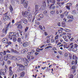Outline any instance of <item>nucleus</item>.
<instances>
[{
  "label": "nucleus",
  "mask_w": 78,
  "mask_h": 78,
  "mask_svg": "<svg viewBox=\"0 0 78 78\" xmlns=\"http://www.w3.org/2000/svg\"><path fill=\"white\" fill-rule=\"evenodd\" d=\"M76 50H77V48H73V51H74V52H76Z\"/></svg>",
  "instance_id": "nucleus-33"
},
{
  "label": "nucleus",
  "mask_w": 78,
  "mask_h": 78,
  "mask_svg": "<svg viewBox=\"0 0 78 78\" xmlns=\"http://www.w3.org/2000/svg\"><path fill=\"white\" fill-rule=\"evenodd\" d=\"M67 17L68 19H72L73 18V16H72L71 17L68 16Z\"/></svg>",
  "instance_id": "nucleus-58"
},
{
  "label": "nucleus",
  "mask_w": 78,
  "mask_h": 78,
  "mask_svg": "<svg viewBox=\"0 0 78 78\" xmlns=\"http://www.w3.org/2000/svg\"><path fill=\"white\" fill-rule=\"evenodd\" d=\"M25 75V72H22L20 74V76L21 77H23V76H24V75Z\"/></svg>",
  "instance_id": "nucleus-22"
},
{
  "label": "nucleus",
  "mask_w": 78,
  "mask_h": 78,
  "mask_svg": "<svg viewBox=\"0 0 78 78\" xmlns=\"http://www.w3.org/2000/svg\"><path fill=\"white\" fill-rule=\"evenodd\" d=\"M51 13L52 14H54V13H55V11H51Z\"/></svg>",
  "instance_id": "nucleus-60"
},
{
  "label": "nucleus",
  "mask_w": 78,
  "mask_h": 78,
  "mask_svg": "<svg viewBox=\"0 0 78 78\" xmlns=\"http://www.w3.org/2000/svg\"><path fill=\"white\" fill-rule=\"evenodd\" d=\"M17 41L19 44H21L22 39L20 37L18 38L17 40Z\"/></svg>",
  "instance_id": "nucleus-14"
},
{
  "label": "nucleus",
  "mask_w": 78,
  "mask_h": 78,
  "mask_svg": "<svg viewBox=\"0 0 78 78\" xmlns=\"http://www.w3.org/2000/svg\"><path fill=\"white\" fill-rule=\"evenodd\" d=\"M17 34V33L16 32H10L9 33V35L8 37L9 39H12V37H16V35Z\"/></svg>",
  "instance_id": "nucleus-3"
},
{
  "label": "nucleus",
  "mask_w": 78,
  "mask_h": 78,
  "mask_svg": "<svg viewBox=\"0 0 78 78\" xmlns=\"http://www.w3.org/2000/svg\"><path fill=\"white\" fill-rule=\"evenodd\" d=\"M17 66H19V69L20 70H23L24 69V66L22 65L18 64H17Z\"/></svg>",
  "instance_id": "nucleus-6"
},
{
  "label": "nucleus",
  "mask_w": 78,
  "mask_h": 78,
  "mask_svg": "<svg viewBox=\"0 0 78 78\" xmlns=\"http://www.w3.org/2000/svg\"><path fill=\"white\" fill-rule=\"evenodd\" d=\"M22 62H27V59L26 58H21Z\"/></svg>",
  "instance_id": "nucleus-17"
},
{
  "label": "nucleus",
  "mask_w": 78,
  "mask_h": 78,
  "mask_svg": "<svg viewBox=\"0 0 78 78\" xmlns=\"http://www.w3.org/2000/svg\"><path fill=\"white\" fill-rule=\"evenodd\" d=\"M65 31L66 32H70V30L66 28L65 29Z\"/></svg>",
  "instance_id": "nucleus-29"
},
{
  "label": "nucleus",
  "mask_w": 78,
  "mask_h": 78,
  "mask_svg": "<svg viewBox=\"0 0 78 78\" xmlns=\"http://www.w3.org/2000/svg\"><path fill=\"white\" fill-rule=\"evenodd\" d=\"M2 42L4 43H6L8 42V38H3L2 39Z\"/></svg>",
  "instance_id": "nucleus-13"
},
{
  "label": "nucleus",
  "mask_w": 78,
  "mask_h": 78,
  "mask_svg": "<svg viewBox=\"0 0 78 78\" xmlns=\"http://www.w3.org/2000/svg\"><path fill=\"white\" fill-rule=\"evenodd\" d=\"M69 58L70 59H72V54H69Z\"/></svg>",
  "instance_id": "nucleus-38"
},
{
  "label": "nucleus",
  "mask_w": 78,
  "mask_h": 78,
  "mask_svg": "<svg viewBox=\"0 0 78 78\" xmlns=\"http://www.w3.org/2000/svg\"><path fill=\"white\" fill-rule=\"evenodd\" d=\"M40 6H39V5H36L35 6V11L36 12H35V14H37V13H38V11H41V9H39V8Z\"/></svg>",
  "instance_id": "nucleus-4"
},
{
  "label": "nucleus",
  "mask_w": 78,
  "mask_h": 78,
  "mask_svg": "<svg viewBox=\"0 0 78 78\" xmlns=\"http://www.w3.org/2000/svg\"><path fill=\"white\" fill-rule=\"evenodd\" d=\"M42 3L44 5H45V4H46V3L45 2V0H44L43 1Z\"/></svg>",
  "instance_id": "nucleus-45"
},
{
  "label": "nucleus",
  "mask_w": 78,
  "mask_h": 78,
  "mask_svg": "<svg viewBox=\"0 0 78 78\" xmlns=\"http://www.w3.org/2000/svg\"><path fill=\"white\" fill-rule=\"evenodd\" d=\"M58 39V35H57L55 37V40H56Z\"/></svg>",
  "instance_id": "nucleus-42"
},
{
  "label": "nucleus",
  "mask_w": 78,
  "mask_h": 78,
  "mask_svg": "<svg viewBox=\"0 0 78 78\" xmlns=\"http://www.w3.org/2000/svg\"><path fill=\"white\" fill-rule=\"evenodd\" d=\"M7 58H9V59H14L16 57L12 56L9 54H7L6 55Z\"/></svg>",
  "instance_id": "nucleus-9"
},
{
  "label": "nucleus",
  "mask_w": 78,
  "mask_h": 78,
  "mask_svg": "<svg viewBox=\"0 0 78 78\" xmlns=\"http://www.w3.org/2000/svg\"><path fill=\"white\" fill-rule=\"evenodd\" d=\"M39 17L41 18V19H42L44 17V15L42 14H40L39 15Z\"/></svg>",
  "instance_id": "nucleus-27"
},
{
  "label": "nucleus",
  "mask_w": 78,
  "mask_h": 78,
  "mask_svg": "<svg viewBox=\"0 0 78 78\" xmlns=\"http://www.w3.org/2000/svg\"><path fill=\"white\" fill-rule=\"evenodd\" d=\"M11 63V61L10 60H9L8 61V64H10V63Z\"/></svg>",
  "instance_id": "nucleus-64"
},
{
  "label": "nucleus",
  "mask_w": 78,
  "mask_h": 78,
  "mask_svg": "<svg viewBox=\"0 0 78 78\" xmlns=\"http://www.w3.org/2000/svg\"><path fill=\"white\" fill-rule=\"evenodd\" d=\"M23 22L25 24H27L28 23V21L26 19H24L23 20Z\"/></svg>",
  "instance_id": "nucleus-19"
},
{
  "label": "nucleus",
  "mask_w": 78,
  "mask_h": 78,
  "mask_svg": "<svg viewBox=\"0 0 78 78\" xmlns=\"http://www.w3.org/2000/svg\"><path fill=\"white\" fill-rule=\"evenodd\" d=\"M23 51L24 52H27V51H28V49H27V48H25L23 50Z\"/></svg>",
  "instance_id": "nucleus-31"
},
{
  "label": "nucleus",
  "mask_w": 78,
  "mask_h": 78,
  "mask_svg": "<svg viewBox=\"0 0 78 78\" xmlns=\"http://www.w3.org/2000/svg\"><path fill=\"white\" fill-rule=\"evenodd\" d=\"M28 29V27H26V28L25 29V32L27 31Z\"/></svg>",
  "instance_id": "nucleus-43"
},
{
  "label": "nucleus",
  "mask_w": 78,
  "mask_h": 78,
  "mask_svg": "<svg viewBox=\"0 0 78 78\" xmlns=\"http://www.w3.org/2000/svg\"><path fill=\"white\" fill-rule=\"evenodd\" d=\"M51 41L52 42V43H54V42H55V40H54V39H52Z\"/></svg>",
  "instance_id": "nucleus-56"
},
{
  "label": "nucleus",
  "mask_w": 78,
  "mask_h": 78,
  "mask_svg": "<svg viewBox=\"0 0 78 78\" xmlns=\"http://www.w3.org/2000/svg\"><path fill=\"white\" fill-rule=\"evenodd\" d=\"M64 56L65 58H67V57L68 56V53H65L64 54Z\"/></svg>",
  "instance_id": "nucleus-35"
},
{
  "label": "nucleus",
  "mask_w": 78,
  "mask_h": 78,
  "mask_svg": "<svg viewBox=\"0 0 78 78\" xmlns=\"http://www.w3.org/2000/svg\"><path fill=\"white\" fill-rule=\"evenodd\" d=\"M23 47H27V42L23 43Z\"/></svg>",
  "instance_id": "nucleus-24"
},
{
  "label": "nucleus",
  "mask_w": 78,
  "mask_h": 78,
  "mask_svg": "<svg viewBox=\"0 0 78 78\" xmlns=\"http://www.w3.org/2000/svg\"><path fill=\"white\" fill-rule=\"evenodd\" d=\"M24 65L25 66H28V63L27 62H24Z\"/></svg>",
  "instance_id": "nucleus-53"
},
{
  "label": "nucleus",
  "mask_w": 78,
  "mask_h": 78,
  "mask_svg": "<svg viewBox=\"0 0 78 78\" xmlns=\"http://www.w3.org/2000/svg\"><path fill=\"white\" fill-rule=\"evenodd\" d=\"M63 47L64 48H66L67 49L69 48V47H70V46L69 45H68L67 44H66L63 45Z\"/></svg>",
  "instance_id": "nucleus-12"
},
{
  "label": "nucleus",
  "mask_w": 78,
  "mask_h": 78,
  "mask_svg": "<svg viewBox=\"0 0 78 78\" xmlns=\"http://www.w3.org/2000/svg\"><path fill=\"white\" fill-rule=\"evenodd\" d=\"M28 37V34H26L25 35V38L26 39H27Z\"/></svg>",
  "instance_id": "nucleus-50"
},
{
  "label": "nucleus",
  "mask_w": 78,
  "mask_h": 78,
  "mask_svg": "<svg viewBox=\"0 0 78 78\" xmlns=\"http://www.w3.org/2000/svg\"><path fill=\"white\" fill-rule=\"evenodd\" d=\"M49 2L51 3H53V4L55 3V0H49Z\"/></svg>",
  "instance_id": "nucleus-23"
},
{
  "label": "nucleus",
  "mask_w": 78,
  "mask_h": 78,
  "mask_svg": "<svg viewBox=\"0 0 78 78\" xmlns=\"http://www.w3.org/2000/svg\"><path fill=\"white\" fill-rule=\"evenodd\" d=\"M43 13L44 15H47V11H44Z\"/></svg>",
  "instance_id": "nucleus-41"
},
{
  "label": "nucleus",
  "mask_w": 78,
  "mask_h": 78,
  "mask_svg": "<svg viewBox=\"0 0 78 78\" xmlns=\"http://www.w3.org/2000/svg\"><path fill=\"white\" fill-rule=\"evenodd\" d=\"M58 53L60 55H62V52L61 51H59Z\"/></svg>",
  "instance_id": "nucleus-61"
},
{
  "label": "nucleus",
  "mask_w": 78,
  "mask_h": 78,
  "mask_svg": "<svg viewBox=\"0 0 78 78\" xmlns=\"http://www.w3.org/2000/svg\"><path fill=\"white\" fill-rule=\"evenodd\" d=\"M12 37H13V42H16V41H17L16 38L15 37H12Z\"/></svg>",
  "instance_id": "nucleus-34"
},
{
  "label": "nucleus",
  "mask_w": 78,
  "mask_h": 78,
  "mask_svg": "<svg viewBox=\"0 0 78 78\" xmlns=\"http://www.w3.org/2000/svg\"><path fill=\"white\" fill-rule=\"evenodd\" d=\"M30 59H34V57L33 56H30Z\"/></svg>",
  "instance_id": "nucleus-63"
},
{
  "label": "nucleus",
  "mask_w": 78,
  "mask_h": 78,
  "mask_svg": "<svg viewBox=\"0 0 78 78\" xmlns=\"http://www.w3.org/2000/svg\"><path fill=\"white\" fill-rule=\"evenodd\" d=\"M8 57H7V56H4V60H5V61H7V60H8Z\"/></svg>",
  "instance_id": "nucleus-37"
},
{
  "label": "nucleus",
  "mask_w": 78,
  "mask_h": 78,
  "mask_svg": "<svg viewBox=\"0 0 78 78\" xmlns=\"http://www.w3.org/2000/svg\"><path fill=\"white\" fill-rule=\"evenodd\" d=\"M3 19L4 20H9L11 18L8 16L6 15L4 16Z\"/></svg>",
  "instance_id": "nucleus-5"
},
{
  "label": "nucleus",
  "mask_w": 78,
  "mask_h": 78,
  "mask_svg": "<svg viewBox=\"0 0 78 78\" xmlns=\"http://www.w3.org/2000/svg\"><path fill=\"white\" fill-rule=\"evenodd\" d=\"M73 78V75L72 74H71V75H70V77L69 78Z\"/></svg>",
  "instance_id": "nucleus-49"
},
{
  "label": "nucleus",
  "mask_w": 78,
  "mask_h": 78,
  "mask_svg": "<svg viewBox=\"0 0 78 78\" xmlns=\"http://www.w3.org/2000/svg\"><path fill=\"white\" fill-rule=\"evenodd\" d=\"M60 16L62 19H63V17H64V16H63V15L62 14H61L60 15Z\"/></svg>",
  "instance_id": "nucleus-55"
},
{
  "label": "nucleus",
  "mask_w": 78,
  "mask_h": 78,
  "mask_svg": "<svg viewBox=\"0 0 78 78\" xmlns=\"http://www.w3.org/2000/svg\"><path fill=\"white\" fill-rule=\"evenodd\" d=\"M65 21H64L63 22H62V26H65Z\"/></svg>",
  "instance_id": "nucleus-36"
},
{
  "label": "nucleus",
  "mask_w": 78,
  "mask_h": 78,
  "mask_svg": "<svg viewBox=\"0 0 78 78\" xmlns=\"http://www.w3.org/2000/svg\"><path fill=\"white\" fill-rule=\"evenodd\" d=\"M58 27H60L61 26V23L59 22L58 23Z\"/></svg>",
  "instance_id": "nucleus-57"
},
{
  "label": "nucleus",
  "mask_w": 78,
  "mask_h": 78,
  "mask_svg": "<svg viewBox=\"0 0 78 78\" xmlns=\"http://www.w3.org/2000/svg\"><path fill=\"white\" fill-rule=\"evenodd\" d=\"M58 32L59 33H62V30H58Z\"/></svg>",
  "instance_id": "nucleus-54"
},
{
  "label": "nucleus",
  "mask_w": 78,
  "mask_h": 78,
  "mask_svg": "<svg viewBox=\"0 0 78 78\" xmlns=\"http://www.w3.org/2000/svg\"><path fill=\"white\" fill-rule=\"evenodd\" d=\"M78 44H74V47H76V48L78 47Z\"/></svg>",
  "instance_id": "nucleus-52"
},
{
  "label": "nucleus",
  "mask_w": 78,
  "mask_h": 78,
  "mask_svg": "<svg viewBox=\"0 0 78 78\" xmlns=\"http://www.w3.org/2000/svg\"><path fill=\"white\" fill-rule=\"evenodd\" d=\"M20 58L19 56H17L16 57V58L15 59V60L16 61V60H20Z\"/></svg>",
  "instance_id": "nucleus-28"
},
{
  "label": "nucleus",
  "mask_w": 78,
  "mask_h": 78,
  "mask_svg": "<svg viewBox=\"0 0 78 78\" xmlns=\"http://www.w3.org/2000/svg\"><path fill=\"white\" fill-rule=\"evenodd\" d=\"M11 51L12 52H13L14 53H18L19 52L16 50H14L13 49H11Z\"/></svg>",
  "instance_id": "nucleus-18"
},
{
  "label": "nucleus",
  "mask_w": 78,
  "mask_h": 78,
  "mask_svg": "<svg viewBox=\"0 0 78 78\" xmlns=\"http://www.w3.org/2000/svg\"><path fill=\"white\" fill-rule=\"evenodd\" d=\"M22 23V21H20L19 22H18L15 24L16 26L19 24V23Z\"/></svg>",
  "instance_id": "nucleus-30"
},
{
  "label": "nucleus",
  "mask_w": 78,
  "mask_h": 78,
  "mask_svg": "<svg viewBox=\"0 0 78 78\" xmlns=\"http://www.w3.org/2000/svg\"><path fill=\"white\" fill-rule=\"evenodd\" d=\"M67 36L69 38V39H70V38H71L72 37L71 36H69V35H68Z\"/></svg>",
  "instance_id": "nucleus-59"
},
{
  "label": "nucleus",
  "mask_w": 78,
  "mask_h": 78,
  "mask_svg": "<svg viewBox=\"0 0 78 78\" xmlns=\"http://www.w3.org/2000/svg\"><path fill=\"white\" fill-rule=\"evenodd\" d=\"M39 27L41 29V30H42V29H43L42 27V26L41 25H39Z\"/></svg>",
  "instance_id": "nucleus-62"
},
{
  "label": "nucleus",
  "mask_w": 78,
  "mask_h": 78,
  "mask_svg": "<svg viewBox=\"0 0 78 78\" xmlns=\"http://www.w3.org/2000/svg\"><path fill=\"white\" fill-rule=\"evenodd\" d=\"M75 63H76L75 62H74V61H73V60L71 62V64H73H73H75Z\"/></svg>",
  "instance_id": "nucleus-48"
},
{
  "label": "nucleus",
  "mask_w": 78,
  "mask_h": 78,
  "mask_svg": "<svg viewBox=\"0 0 78 78\" xmlns=\"http://www.w3.org/2000/svg\"><path fill=\"white\" fill-rule=\"evenodd\" d=\"M40 9H41V10L42 9V10H43L44 9V6H42L41 8H40Z\"/></svg>",
  "instance_id": "nucleus-39"
},
{
  "label": "nucleus",
  "mask_w": 78,
  "mask_h": 78,
  "mask_svg": "<svg viewBox=\"0 0 78 78\" xmlns=\"http://www.w3.org/2000/svg\"><path fill=\"white\" fill-rule=\"evenodd\" d=\"M0 54L2 56H4V55H6V54L5 53H4L2 52H0Z\"/></svg>",
  "instance_id": "nucleus-21"
},
{
  "label": "nucleus",
  "mask_w": 78,
  "mask_h": 78,
  "mask_svg": "<svg viewBox=\"0 0 78 78\" xmlns=\"http://www.w3.org/2000/svg\"><path fill=\"white\" fill-rule=\"evenodd\" d=\"M10 9L11 11H13V9L12 8V7L10 6Z\"/></svg>",
  "instance_id": "nucleus-40"
},
{
  "label": "nucleus",
  "mask_w": 78,
  "mask_h": 78,
  "mask_svg": "<svg viewBox=\"0 0 78 78\" xmlns=\"http://www.w3.org/2000/svg\"><path fill=\"white\" fill-rule=\"evenodd\" d=\"M9 73L10 75V76H12V71H10L9 72Z\"/></svg>",
  "instance_id": "nucleus-46"
},
{
  "label": "nucleus",
  "mask_w": 78,
  "mask_h": 78,
  "mask_svg": "<svg viewBox=\"0 0 78 78\" xmlns=\"http://www.w3.org/2000/svg\"><path fill=\"white\" fill-rule=\"evenodd\" d=\"M73 59H75V63L76 64V65L77 64V59H78V58L76 56V55L73 54Z\"/></svg>",
  "instance_id": "nucleus-7"
},
{
  "label": "nucleus",
  "mask_w": 78,
  "mask_h": 78,
  "mask_svg": "<svg viewBox=\"0 0 78 78\" xmlns=\"http://www.w3.org/2000/svg\"><path fill=\"white\" fill-rule=\"evenodd\" d=\"M6 44H7V45L6 46L7 47L8 45L11 44V42L7 41V42Z\"/></svg>",
  "instance_id": "nucleus-20"
},
{
  "label": "nucleus",
  "mask_w": 78,
  "mask_h": 78,
  "mask_svg": "<svg viewBox=\"0 0 78 78\" xmlns=\"http://www.w3.org/2000/svg\"><path fill=\"white\" fill-rule=\"evenodd\" d=\"M3 59H4L3 57L2 56L0 57V61H2V64L3 65L5 64L4 61H3Z\"/></svg>",
  "instance_id": "nucleus-10"
},
{
  "label": "nucleus",
  "mask_w": 78,
  "mask_h": 78,
  "mask_svg": "<svg viewBox=\"0 0 78 78\" xmlns=\"http://www.w3.org/2000/svg\"><path fill=\"white\" fill-rule=\"evenodd\" d=\"M73 43L72 42V43H70L69 45H69V46H72V45H73Z\"/></svg>",
  "instance_id": "nucleus-51"
},
{
  "label": "nucleus",
  "mask_w": 78,
  "mask_h": 78,
  "mask_svg": "<svg viewBox=\"0 0 78 78\" xmlns=\"http://www.w3.org/2000/svg\"><path fill=\"white\" fill-rule=\"evenodd\" d=\"M72 69H74V70L73 71V73H75V72H76V71L75 70V69H76V66H72Z\"/></svg>",
  "instance_id": "nucleus-16"
},
{
  "label": "nucleus",
  "mask_w": 78,
  "mask_h": 78,
  "mask_svg": "<svg viewBox=\"0 0 78 78\" xmlns=\"http://www.w3.org/2000/svg\"><path fill=\"white\" fill-rule=\"evenodd\" d=\"M11 26V23H9L8 25H6V27H5L3 29L2 31L3 33H5V34H6L7 33V30H8V29L9 27H10Z\"/></svg>",
  "instance_id": "nucleus-2"
},
{
  "label": "nucleus",
  "mask_w": 78,
  "mask_h": 78,
  "mask_svg": "<svg viewBox=\"0 0 78 78\" xmlns=\"http://www.w3.org/2000/svg\"><path fill=\"white\" fill-rule=\"evenodd\" d=\"M30 11L29 10H28L27 12H22V15L23 17H28V16L30 17V16H31V14H30Z\"/></svg>",
  "instance_id": "nucleus-1"
},
{
  "label": "nucleus",
  "mask_w": 78,
  "mask_h": 78,
  "mask_svg": "<svg viewBox=\"0 0 78 78\" xmlns=\"http://www.w3.org/2000/svg\"><path fill=\"white\" fill-rule=\"evenodd\" d=\"M9 72H12V67L11 66H10L9 68Z\"/></svg>",
  "instance_id": "nucleus-32"
},
{
  "label": "nucleus",
  "mask_w": 78,
  "mask_h": 78,
  "mask_svg": "<svg viewBox=\"0 0 78 78\" xmlns=\"http://www.w3.org/2000/svg\"><path fill=\"white\" fill-rule=\"evenodd\" d=\"M66 8L67 9H69V10H70V6H72V3H68L66 4Z\"/></svg>",
  "instance_id": "nucleus-8"
},
{
  "label": "nucleus",
  "mask_w": 78,
  "mask_h": 78,
  "mask_svg": "<svg viewBox=\"0 0 78 78\" xmlns=\"http://www.w3.org/2000/svg\"><path fill=\"white\" fill-rule=\"evenodd\" d=\"M28 1H26L24 2V5L25 8H27L28 6Z\"/></svg>",
  "instance_id": "nucleus-11"
},
{
  "label": "nucleus",
  "mask_w": 78,
  "mask_h": 78,
  "mask_svg": "<svg viewBox=\"0 0 78 78\" xmlns=\"http://www.w3.org/2000/svg\"><path fill=\"white\" fill-rule=\"evenodd\" d=\"M17 28L18 29H22L23 27H22V26L21 24H18V25L17 27Z\"/></svg>",
  "instance_id": "nucleus-15"
},
{
  "label": "nucleus",
  "mask_w": 78,
  "mask_h": 78,
  "mask_svg": "<svg viewBox=\"0 0 78 78\" xmlns=\"http://www.w3.org/2000/svg\"><path fill=\"white\" fill-rule=\"evenodd\" d=\"M4 53H5L6 54V53H10L11 51H9L8 50H7L6 51H4Z\"/></svg>",
  "instance_id": "nucleus-25"
},
{
  "label": "nucleus",
  "mask_w": 78,
  "mask_h": 78,
  "mask_svg": "<svg viewBox=\"0 0 78 78\" xmlns=\"http://www.w3.org/2000/svg\"><path fill=\"white\" fill-rule=\"evenodd\" d=\"M52 47H51V46H48L46 48H45V49H47L48 48H51Z\"/></svg>",
  "instance_id": "nucleus-47"
},
{
  "label": "nucleus",
  "mask_w": 78,
  "mask_h": 78,
  "mask_svg": "<svg viewBox=\"0 0 78 78\" xmlns=\"http://www.w3.org/2000/svg\"><path fill=\"white\" fill-rule=\"evenodd\" d=\"M47 38H49V39H53V36L50 35L49 36H47Z\"/></svg>",
  "instance_id": "nucleus-26"
},
{
  "label": "nucleus",
  "mask_w": 78,
  "mask_h": 78,
  "mask_svg": "<svg viewBox=\"0 0 78 78\" xmlns=\"http://www.w3.org/2000/svg\"><path fill=\"white\" fill-rule=\"evenodd\" d=\"M27 58L29 59V60H30L31 57L30 56H29L27 55Z\"/></svg>",
  "instance_id": "nucleus-44"
}]
</instances>
